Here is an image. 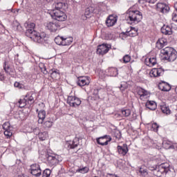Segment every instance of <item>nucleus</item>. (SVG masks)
I'll list each match as a JSON object with an SVG mask.
<instances>
[{"label": "nucleus", "mask_w": 177, "mask_h": 177, "mask_svg": "<svg viewBox=\"0 0 177 177\" xmlns=\"http://www.w3.org/2000/svg\"><path fill=\"white\" fill-rule=\"evenodd\" d=\"M35 28V24L34 23H30L28 24L27 30L26 31V37L30 38L34 42L37 44H46L48 42V35L45 32H38L34 30Z\"/></svg>", "instance_id": "obj_1"}, {"label": "nucleus", "mask_w": 177, "mask_h": 177, "mask_svg": "<svg viewBox=\"0 0 177 177\" xmlns=\"http://www.w3.org/2000/svg\"><path fill=\"white\" fill-rule=\"evenodd\" d=\"M150 171H153V175L157 177H174V172L169 170V163L165 162L158 166L149 167Z\"/></svg>", "instance_id": "obj_2"}, {"label": "nucleus", "mask_w": 177, "mask_h": 177, "mask_svg": "<svg viewBox=\"0 0 177 177\" xmlns=\"http://www.w3.org/2000/svg\"><path fill=\"white\" fill-rule=\"evenodd\" d=\"M127 16L130 24H138L143 19V15L139 10H128L127 11Z\"/></svg>", "instance_id": "obj_3"}, {"label": "nucleus", "mask_w": 177, "mask_h": 177, "mask_svg": "<svg viewBox=\"0 0 177 177\" xmlns=\"http://www.w3.org/2000/svg\"><path fill=\"white\" fill-rule=\"evenodd\" d=\"M161 53L164 56V59L167 62H175L177 59V51L172 47L167 46L162 49Z\"/></svg>", "instance_id": "obj_4"}, {"label": "nucleus", "mask_w": 177, "mask_h": 177, "mask_svg": "<svg viewBox=\"0 0 177 177\" xmlns=\"http://www.w3.org/2000/svg\"><path fill=\"white\" fill-rule=\"evenodd\" d=\"M46 158L49 167H56V165H57V164L62 161V158L60 156L55 153L49 154L47 153L46 154Z\"/></svg>", "instance_id": "obj_5"}, {"label": "nucleus", "mask_w": 177, "mask_h": 177, "mask_svg": "<svg viewBox=\"0 0 177 177\" xmlns=\"http://www.w3.org/2000/svg\"><path fill=\"white\" fill-rule=\"evenodd\" d=\"M50 15L52 19L57 21H66L67 20V15L60 10H53L50 12Z\"/></svg>", "instance_id": "obj_6"}, {"label": "nucleus", "mask_w": 177, "mask_h": 177, "mask_svg": "<svg viewBox=\"0 0 177 177\" xmlns=\"http://www.w3.org/2000/svg\"><path fill=\"white\" fill-rule=\"evenodd\" d=\"M67 103L69 104L71 107H80L81 106V99L75 95H69L67 98Z\"/></svg>", "instance_id": "obj_7"}, {"label": "nucleus", "mask_w": 177, "mask_h": 177, "mask_svg": "<svg viewBox=\"0 0 177 177\" xmlns=\"http://www.w3.org/2000/svg\"><path fill=\"white\" fill-rule=\"evenodd\" d=\"M3 133L7 139H10L13 135V127L10 125V122H6L2 125Z\"/></svg>", "instance_id": "obj_8"}, {"label": "nucleus", "mask_w": 177, "mask_h": 177, "mask_svg": "<svg viewBox=\"0 0 177 177\" xmlns=\"http://www.w3.org/2000/svg\"><path fill=\"white\" fill-rule=\"evenodd\" d=\"M46 27L50 32H56L62 29V25L57 21L47 23Z\"/></svg>", "instance_id": "obj_9"}, {"label": "nucleus", "mask_w": 177, "mask_h": 177, "mask_svg": "<svg viewBox=\"0 0 177 177\" xmlns=\"http://www.w3.org/2000/svg\"><path fill=\"white\" fill-rule=\"evenodd\" d=\"M156 10L159 12V13H162V15H165L168 13L170 10L169 6H168L165 3H158L156 4Z\"/></svg>", "instance_id": "obj_10"}, {"label": "nucleus", "mask_w": 177, "mask_h": 177, "mask_svg": "<svg viewBox=\"0 0 177 177\" xmlns=\"http://www.w3.org/2000/svg\"><path fill=\"white\" fill-rule=\"evenodd\" d=\"M137 94L140 100H146L147 97H150V92L142 87H138L137 89Z\"/></svg>", "instance_id": "obj_11"}, {"label": "nucleus", "mask_w": 177, "mask_h": 177, "mask_svg": "<svg viewBox=\"0 0 177 177\" xmlns=\"http://www.w3.org/2000/svg\"><path fill=\"white\" fill-rule=\"evenodd\" d=\"M30 174L33 175V176L39 177L42 175V170H41V167L39 165L35 163L30 166Z\"/></svg>", "instance_id": "obj_12"}, {"label": "nucleus", "mask_w": 177, "mask_h": 177, "mask_svg": "<svg viewBox=\"0 0 177 177\" xmlns=\"http://www.w3.org/2000/svg\"><path fill=\"white\" fill-rule=\"evenodd\" d=\"M111 136H103L96 139V142L97 145H100V146H107L109 142H111Z\"/></svg>", "instance_id": "obj_13"}, {"label": "nucleus", "mask_w": 177, "mask_h": 177, "mask_svg": "<svg viewBox=\"0 0 177 177\" xmlns=\"http://www.w3.org/2000/svg\"><path fill=\"white\" fill-rule=\"evenodd\" d=\"M150 77L157 78L164 75V69L162 68H154L149 72Z\"/></svg>", "instance_id": "obj_14"}, {"label": "nucleus", "mask_w": 177, "mask_h": 177, "mask_svg": "<svg viewBox=\"0 0 177 177\" xmlns=\"http://www.w3.org/2000/svg\"><path fill=\"white\" fill-rule=\"evenodd\" d=\"M78 145H80V139L78 138H75L73 140L67 141L66 143L68 150H71V149L78 147Z\"/></svg>", "instance_id": "obj_15"}, {"label": "nucleus", "mask_w": 177, "mask_h": 177, "mask_svg": "<svg viewBox=\"0 0 177 177\" xmlns=\"http://www.w3.org/2000/svg\"><path fill=\"white\" fill-rule=\"evenodd\" d=\"M35 93L34 92L30 91L29 93H27V94L25 95L24 98H25V100H26V102L29 106H31L32 104H34L35 103Z\"/></svg>", "instance_id": "obj_16"}, {"label": "nucleus", "mask_w": 177, "mask_h": 177, "mask_svg": "<svg viewBox=\"0 0 177 177\" xmlns=\"http://www.w3.org/2000/svg\"><path fill=\"white\" fill-rule=\"evenodd\" d=\"M145 64L148 67H153L157 64V57L156 55L148 57L145 59Z\"/></svg>", "instance_id": "obj_17"}, {"label": "nucleus", "mask_w": 177, "mask_h": 177, "mask_svg": "<svg viewBox=\"0 0 177 177\" xmlns=\"http://www.w3.org/2000/svg\"><path fill=\"white\" fill-rule=\"evenodd\" d=\"M109 50H110L109 46L106 44H102L97 46V53L98 55H106L109 53Z\"/></svg>", "instance_id": "obj_18"}, {"label": "nucleus", "mask_w": 177, "mask_h": 177, "mask_svg": "<svg viewBox=\"0 0 177 177\" xmlns=\"http://www.w3.org/2000/svg\"><path fill=\"white\" fill-rule=\"evenodd\" d=\"M117 15H109L106 20L107 27H113V26H115V23H117Z\"/></svg>", "instance_id": "obj_19"}, {"label": "nucleus", "mask_w": 177, "mask_h": 177, "mask_svg": "<svg viewBox=\"0 0 177 177\" xmlns=\"http://www.w3.org/2000/svg\"><path fill=\"white\" fill-rule=\"evenodd\" d=\"M117 150L118 154L122 156L123 157L124 156H127V153H128V151H129V149H128V145L127 144H123L122 146L118 145L117 147Z\"/></svg>", "instance_id": "obj_20"}, {"label": "nucleus", "mask_w": 177, "mask_h": 177, "mask_svg": "<svg viewBox=\"0 0 177 177\" xmlns=\"http://www.w3.org/2000/svg\"><path fill=\"white\" fill-rule=\"evenodd\" d=\"M89 77H78L77 84L79 86H85V85H89Z\"/></svg>", "instance_id": "obj_21"}, {"label": "nucleus", "mask_w": 177, "mask_h": 177, "mask_svg": "<svg viewBox=\"0 0 177 177\" xmlns=\"http://www.w3.org/2000/svg\"><path fill=\"white\" fill-rule=\"evenodd\" d=\"M36 113L38 114V124H44V120L46 118V111L45 110L38 111L37 109Z\"/></svg>", "instance_id": "obj_22"}, {"label": "nucleus", "mask_w": 177, "mask_h": 177, "mask_svg": "<svg viewBox=\"0 0 177 177\" xmlns=\"http://www.w3.org/2000/svg\"><path fill=\"white\" fill-rule=\"evenodd\" d=\"M158 86L159 89L163 92H169V91H171V85L165 82H160Z\"/></svg>", "instance_id": "obj_23"}, {"label": "nucleus", "mask_w": 177, "mask_h": 177, "mask_svg": "<svg viewBox=\"0 0 177 177\" xmlns=\"http://www.w3.org/2000/svg\"><path fill=\"white\" fill-rule=\"evenodd\" d=\"M167 42V39L165 38H160L158 39V40L156 42V48L157 49H162L164 46H166Z\"/></svg>", "instance_id": "obj_24"}, {"label": "nucleus", "mask_w": 177, "mask_h": 177, "mask_svg": "<svg viewBox=\"0 0 177 177\" xmlns=\"http://www.w3.org/2000/svg\"><path fill=\"white\" fill-rule=\"evenodd\" d=\"M161 32L165 35H172V28L169 26L164 25L161 28Z\"/></svg>", "instance_id": "obj_25"}, {"label": "nucleus", "mask_w": 177, "mask_h": 177, "mask_svg": "<svg viewBox=\"0 0 177 177\" xmlns=\"http://www.w3.org/2000/svg\"><path fill=\"white\" fill-rule=\"evenodd\" d=\"M107 74L109 77H117L118 75V69L115 67H110L107 69Z\"/></svg>", "instance_id": "obj_26"}, {"label": "nucleus", "mask_w": 177, "mask_h": 177, "mask_svg": "<svg viewBox=\"0 0 177 177\" xmlns=\"http://www.w3.org/2000/svg\"><path fill=\"white\" fill-rule=\"evenodd\" d=\"M145 107L153 111L157 109V104L154 101H147L145 104Z\"/></svg>", "instance_id": "obj_27"}, {"label": "nucleus", "mask_w": 177, "mask_h": 177, "mask_svg": "<svg viewBox=\"0 0 177 177\" xmlns=\"http://www.w3.org/2000/svg\"><path fill=\"white\" fill-rule=\"evenodd\" d=\"M132 113V111L130 109L128 108H122L121 109V115L122 117H129L131 115V113Z\"/></svg>", "instance_id": "obj_28"}, {"label": "nucleus", "mask_w": 177, "mask_h": 177, "mask_svg": "<svg viewBox=\"0 0 177 177\" xmlns=\"http://www.w3.org/2000/svg\"><path fill=\"white\" fill-rule=\"evenodd\" d=\"M127 37H136L138 35V29L133 27H131V29L129 32H127Z\"/></svg>", "instance_id": "obj_29"}, {"label": "nucleus", "mask_w": 177, "mask_h": 177, "mask_svg": "<svg viewBox=\"0 0 177 177\" xmlns=\"http://www.w3.org/2000/svg\"><path fill=\"white\" fill-rule=\"evenodd\" d=\"M51 75V78H57L58 75H60V71L56 68H53L49 71Z\"/></svg>", "instance_id": "obj_30"}, {"label": "nucleus", "mask_w": 177, "mask_h": 177, "mask_svg": "<svg viewBox=\"0 0 177 177\" xmlns=\"http://www.w3.org/2000/svg\"><path fill=\"white\" fill-rule=\"evenodd\" d=\"M160 110L164 114H171V110L169 109V106H167V104L160 105Z\"/></svg>", "instance_id": "obj_31"}, {"label": "nucleus", "mask_w": 177, "mask_h": 177, "mask_svg": "<svg viewBox=\"0 0 177 177\" xmlns=\"http://www.w3.org/2000/svg\"><path fill=\"white\" fill-rule=\"evenodd\" d=\"M77 172L80 174H88L89 172V167L80 166L77 170Z\"/></svg>", "instance_id": "obj_32"}, {"label": "nucleus", "mask_w": 177, "mask_h": 177, "mask_svg": "<svg viewBox=\"0 0 177 177\" xmlns=\"http://www.w3.org/2000/svg\"><path fill=\"white\" fill-rule=\"evenodd\" d=\"M73 38L72 37H63V46H67L72 44Z\"/></svg>", "instance_id": "obj_33"}, {"label": "nucleus", "mask_w": 177, "mask_h": 177, "mask_svg": "<svg viewBox=\"0 0 177 177\" xmlns=\"http://www.w3.org/2000/svg\"><path fill=\"white\" fill-rule=\"evenodd\" d=\"M92 13H93L92 8H86L84 12V17H86V19H89V17L92 16Z\"/></svg>", "instance_id": "obj_34"}, {"label": "nucleus", "mask_w": 177, "mask_h": 177, "mask_svg": "<svg viewBox=\"0 0 177 177\" xmlns=\"http://www.w3.org/2000/svg\"><path fill=\"white\" fill-rule=\"evenodd\" d=\"M139 174H140L141 176L146 177L147 175H149V171H147V169H144L143 167H140Z\"/></svg>", "instance_id": "obj_35"}, {"label": "nucleus", "mask_w": 177, "mask_h": 177, "mask_svg": "<svg viewBox=\"0 0 177 177\" xmlns=\"http://www.w3.org/2000/svg\"><path fill=\"white\" fill-rule=\"evenodd\" d=\"M55 10H60V9H63L64 6H66V3H63L62 2L55 3L54 4Z\"/></svg>", "instance_id": "obj_36"}, {"label": "nucleus", "mask_w": 177, "mask_h": 177, "mask_svg": "<svg viewBox=\"0 0 177 177\" xmlns=\"http://www.w3.org/2000/svg\"><path fill=\"white\" fill-rule=\"evenodd\" d=\"M39 140H46V138H48V132L44 131V132H41L39 133Z\"/></svg>", "instance_id": "obj_37"}, {"label": "nucleus", "mask_w": 177, "mask_h": 177, "mask_svg": "<svg viewBox=\"0 0 177 177\" xmlns=\"http://www.w3.org/2000/svg\"><path fill=\"white\" fill-rule=\"evenodd\" d=\"M18 104H19V107H20V109H23V107L28 104L24 97V99H20L18 102Z\"/></svg>", "instance_id": "obj_38"}, {"label": "nucleus", "mask_w": 177, "mask_h": 177, "mask_svg": "<svg viewBox=\"0 0 177 177\" xmlns=\"http://www.w3.org/2000/svg\"><path fill=\"white\" fill-rule=\"evenodd\" d=\"M52 125H53V122H52V120H47L43 123V127L45 128V129L52 128Z\"/></svg>", "instance_id": "obj_39"}, {"label": "nucleus", "mask_w": 177, "mask_h": 177, "mask_svg": "<svg viewBox=\"0 0 177 177\" xmlns=\"http://www.w3.org/2000/svg\"><path fill=\"white\" fill-rule=\"evenodd\" d=\"M51 174H52V170L49 169H46L43 171L42 177H50Z\"/></svg>", "instance_id": "obj_40"}, {"label": "nucleus", "mask_w": 177, "mask_h": 177, "mask_svg": "<svg viewBox=\"0 0 177 177\" xmlns=\"http://www.w3.org/2000/svg\"><path fill=\"white\" fill-rule=\"evenodd\" d=\"M55 42L57 45H62L63 46V37L58 36L55 37Z\"/></svg>", "instance_id": "obj_41"}, {"label": "nucleus", "mask_w": 177, "mask_h": 177, "mask_svg": "<svg viewBox=\"0 0 177 177\" xmlns=\"http://www.w3.org/2000/svg\"><path fill=\"white\" fill-rule=\"evenodd\" d=\"M113 136L115 138V139H117V140H120L122 136V134L119 130H116L113 133Z\"/></svg>", "instance_id": "obj_42"}, {"label": "nucleus", "mask_w": 177, "mask_h": 177, "mask_svg": "<svg viewBox=\"0 0 177 177\" xmlns=\"http://www.w3.org/2000/svg\"><path fill=\"white\" fill-rule=\"evenodd\" d=\"M138 3L143 5L144 3H156L155 0H138Z\"/></svg>", "instance_id": "obj_43"}, {"label": "nucleus", "mask_w": 177, "mask_h": 177, "mask_svg": "<svg viewBox=\"0 0 177 177\" xmlns=\"http://www.w3.org/2000/svg\"><path fill=\"white\" fill-rule=\"evenodd\" d=\"M120 90L121 92H124L125 89H128V84L124 82L123 84H120V86H119Z\"/></svg>", "instance_id": "obj_44"}, {"label": "nucleus", "mask_w": 177, "mask_h": 177, "mask_svg": "<svg viewBox=\"0 0 177 177\" xmlns=\"http://www.w3.org/2000/svg\"><path fill=\"white\" fill-rule=\"evenodd\" d=\"M124 63H129L131 62V56L129 55H126L123 57Z\"/></svg>", "instance_id": "obj_45"}, {"label": "nucleus", "mask_w": 177, "mask_h": 177, "mask_svg": "<svg viewBox=\"0 0 177 177\" xmlns=\"http://www.w3.org/2000/svg\"><path fill=\"white\" fill-rule=\"evenodd\" d=\"M14 86H15V88H18V89H23L24 85H23V84H21L19 82H15L14 84Z\"/></svg>", "instance_id": "obj_46"}, {"label": "nucleus", "mask_w": 177, "mask_h": 177, "mask_svg": "<svg viewBox=\"0 0 177 177\" xmlns=\"http://www.w3.org/2000/svg\"><path fill=\"white\" fill-rule=\"evenodd\" d=\"M3 70L6 71L7 74L10 75V68L9 66H6V62L4 63Z\"/></svg>", "instance_id": "obj_47"}, {"label": "nucleus", "mask_w": 177, "mask_h": 177, "mask_svg": "<svg viewBox=\"0 0 177 177\" xmlns=\"http://www.w3.org/2000/svg\"><path fill=\"white\" fill-rule=\"evenodd\" d=\"M151 127L154 132H157V131H158V124H157V123L152 124Z\"/></svg>", "instance_id": "obj_48"}, {"label": "nucleus", "mask_w": 177, "mask_h": 177, "mask_svg": "<svg viewBox=\"0 0 177 177\" xmlns=\"http://www.w3.org/2000/svg\"><path fill=\"white\" fill-rule=\"evenodd\" d=\"M169 145H172V142L171 141L167 140L163 142V147H165V149H167V147L169 146Z\"/></svg>", "instance_id": "obj_49"}, {"label": "nucleus", "mask_w": 177, "mask_h": 177, "mask_svg": "<svg viewBox=\"0 0 177 177\" xmlns=\"http://www.w3.org/2000/svg\"><path fill=\"white\" fill-rule=\"evenodd\" d=\"M172 20H173V21H176V23H177V10H176V12H173Z\"/></svg>", "instance_id": "obj_50"}, {"label": "nucleus", "mask_w": 177, "mask_h": 177, "mask_svg": "<svg viewBox=\"0 0 177 177\" xmlns=\"http://www.w3.org/2000/svg\"><path fill=\"white\" fill-rule=\"evenodd\" d=\"M33 133L39 136V133H41L38 127L35 128L33 129Z\"/></svg>", "instance_id": "obj_51"}, {"label": "nucleus", "mask_w": 177, "mask_h": 177, "mask_svg": "<svg viewBox=\"0 0 177 177\" xmlns=\"http://www.w3.org/2000/svg\"><path fill=\"white\" fill-rule=\"evenodd\" d=\"M41 73H43V74H48V71H46V66H45V65L43 66V68H41Z\"/></svg>", "instance_id": "obj_52"}, {"label": "nucleus", "mask_w": 177, "mask_h": 177, "mask_svg": "<svg viewBox=\"0 0 177 177\" xmlns=\"http://www.w3.org/2000/svg\"><path fill=\"white\" fill-rule=\"evenodd\" d=\"M94 92H95V93H96L95 98L94 99V100H97V99H99V95H97L99 90H95Z\"/></svg>", "instance_id": "obj_53"}, {"label": "nucleus", "mask_w": 177, "mask_h": 177, "mask_svg": "<svg viewBox=\"0 0 177 177\" xmlns=\"http://www.w3.org/2000/svg\"><path fill=\"white\" fill-rule=\"evenodd\" d=\"M167 149H175V145H169V146L167 147Z\"/></svg>", "instance_id": "obj_54"}, {"label": "nucleus", "mask_w": 177, "mask_h": 177, "mask_svg": "<svg viewBox=\"0 0 177 177\" xmlns=\"http://www.w3.org/2000/svg\"><path fill=\"white\" fill-rule=\"evenodd\" d=\"M48 3L49 2H53V0H46Z\"/></svg>", "instance_id": "obj_55"}, {"label": "nucleus", "mask_w": 177, "mask_h": 177, "mask_svg": "<svg viewBox=\"0 0 177 177\" xmlns=\"http://www.w3.org/2000/svg\"><path fill=\"white\" fill-rule=\"evenodd\" d=\"M0 80L2 81V80H3V76L1 75V77H0Z\"/></svg>", "instance_id": "obj_56"}, {"label": "nucleus", "mask_w": 177, "mask_h": 177, "mask_svg": "<svg viewBox=\"0 0 177 177\" xmlns=\"http://www.w3.org/2000/svg\"><path fill=\"white\" fill-rule=\"evenodd\" d=\"M156 2H157V0H155Z\"/></svg>", "instance_id": "obj_57"}]
</instances>
